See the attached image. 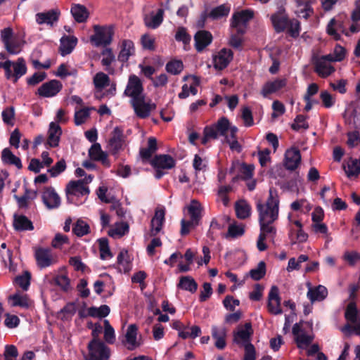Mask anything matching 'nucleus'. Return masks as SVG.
<instances>
[{
  "label": "nucleus",
  "mask_w": 360,
  "mask_h": 360,
  "mask_svg": "<svg viewBox=\"0 0 360 360\" xmlns=\"http://www.w3.org/2000/svg\"><path fill=\"white\" fill-rule=\"evenodd\" d=\"M10 299L13 301V306H19L25 308L29 307V302L26 295L15 294L11 295Z\"/></svg>",
  "instance_id": "obj_62"
},
{
  "label": "nucleus",
  "mask_w": 360,
  "mask_h": 360,
  "mask_svg": "<svg viewBox=\"0 0 360 360\" xmlns=\"http://www.w3.org/2000/svg\"><path fill=\"white\" fill-rule=\"evenodd\" d=\"M18 356V349L15 345H7L5 346L4 360H16ZM1 359L2 358L0 356V360H2Z\"/></svg>",
  "instance_id": "obj_57"
},
{
  "label": "nucleus",
  "mask_w": 360,
  "mask_h": 360,
  "mask_svg": "<svg viewBox=\"0 0 360 360\" xmlns=\"http://www.w3.org/2000/svg\"><path fill=\"white\" fill-rule=\"evenodd\" d=\"M35 259L39 267L43 269L53 265L56 259L49 248H38L35 251Z\"/></svg>",
  "instance_id": "obj_16"
},
{
  "label": "nucleus",
  "mask_w": 360,
  "mask_h": 360,
  "mask_svg": "<svg viewBox=\"0 0 360 360\" xmlns=\"http://www.w3.org/2000/svg\"><path fill=\"white\" fill-rule=\"evenodd\" d=\"M72 232L78 237H82L90 232L89 224L82 219H78L72 226Z\"/></svg>",
  "instance_id": "obj_42"
},
{
  "label": "nucleus",
  "mask_w": 360,
  "mask_h": 360,
  "mask_svg": "<svg viewBox=\"0 0 360 360\" xmlns=\"http://www.w3.org/2000/svg\"><path fill=\"white\" fill-rule=\"evenodd\" d=\"M266 274V264L264 262L261 261L259 262L257 266L252 269L250 271V276L255 281L262 279Z\"/></svg>",
  "instance_id": "obj_45"
},
{
  "label": "nucleus",
  "mask_w": 360,
  "mask_h": 360,
  "mask_svg": "<svg viewBox=\"0 0 360 360\" xmlns=\"http://www.w3.org/2000/svg\"><path fill=\"white\" fill-rule=\"evenodd\" d=\"M309 259V257L306 255H301L298 257L297 259L294 257H292L288 261V264L287 267L288 271H291L292 270H298L300 269V264L302 262H307Z\"/></svg>",
  "instance_id": "obj_48"
},
{
  "label": "nucleus",
  "mask_w": 360,
  "mask_h": 360,
  "mask_svg": "<svg viewBox=\"0 0 360 360\" xmlns=\"http://www.w3.org/2000/svg\"><path fill=\"white\" fill-rule=\"evenodd\" d=\"M238 129L236 126L231 125L229 120L222 117L218 121L204 128V136L202 139V143L205 145L211 139H217L219 136L226 138V136L234 137Z\"/></svg>",
  "instance_id": "obj_2"
},
{
  "label": "nucleus",
  "mask_w": 360,
  "mask_h": 360,
  "mask_svg": "<svg viewBox=\"0 0 360 360\" xmlns=\"http://www.w3.org/2000/svg\"><path fill=\"white\" fill-rule=\"evenodd\" d=\"M62 87L63 85L60 81L53 79L44 83L38 89V94L42 97H52L56 96L62 89Z\"/></svg>",
  "instance_id": "obj_17"
},
{
  "label": "nucleus",
  "mask_w": 360,
  "mask_h": 360,
  "mask_svg": "<svg viewBox=\"0 0 360 360\" xmlns=\"http://www.w3.org/2000/svg\"><path fill=\"white\" fill-rule=\"evenodd\" d=\"M135 55V46L130 39H124L121 42L120 51L117 56V60L122 63H127L129 58Z\"/></svg>",
  "instance_id": "obj_20"
},
{
  "label": "nucleus",
  "mask_w": 360,
  "mask_h": 360,
  "mask_svg": "<svg viewBox=\"0 0 360 360\" xmlns=\"http://www.w3.org/2000/svg\"><path fill=\"white\" fill-rule=\"evenodd\" d=\"M344 170L349 178L352 176H357L360 174L359 160L351 159L347 162V166H344Z\"/></svg>",
  "instance_id": "obj_44"
},
{
  "label": "nucleus",
  "mask_w": 360,
  "mask_h": 360,
  "mask_svg": "<svg viewBox=\"0 0 360 360\" xmlns=\"http://www.w3.org/2000/svg\"><path fill=\"white\" fill-rule=\"evenodd\" d=\"M231 6L224 4L213 8L208 14V17L212 20H218L229 15Z\"/></svg>",
  "instance_id": "obj_38"
},
{
  "label": "nucleus",
  "mask_w": 360,
  "mask_h": 360,
  "mask_svg": "<svg viewBox=\"0 0 360 360\" xmlns=\"http://www.w3.org/2000/svg\"><path fill=\"white\" fill-rule=\"evenodd\" d=\"M178 288L194 293L198 289L195 281L189 276H181L178 284Z\"/></svg>",
  "instance_id": "obj_40"
},
{
  "label": "nucleus",
  "mask_w": 360,
  "mask_h": 360,
  "mask_svg": "<svg viewBox=\"0 0 360 360\" xmlns=\"http://www.w3.org/2000/svg\"><path fill=\"white\" fill-rule=\"evenodd\" d=\"M271 22H292L289 20L285 10L283 6L278 8L276 13L273 14L271 18Z\"/></svg>",
  "instance_id": "obj_52"
},
{
  "label": "nucleus",
  "mask_w": 360,
  "mask_h": 360,
  "mask_svg": "<svg viewBox=\"0 0 360 360\" xmlns=\"http://www.w3.org/2000/svg\"><path fill=\"white\" fill-rule=\"evenodd\" d=\"M235 210L236 216L240 219H245L250 217L251 207L245 200H240L236 203Z\"/></svg>",
  "instance_id": "obj_41"
},
{
  "label": "nucleus",
  "mask_w": 360,
  "mask_h": 360,
  "mask_svg": "<svg viewBox=\"0 0 360 360\" xmlns=\"http://www.w3.org/2000/svg\"><path fill=\"white\" fill-rule=\"evenodd\" d=\"M255 12L252 9H243L233 13L230 22H248L252 20Z\"/></svg>",
  "instance_id": "obj_39"
},
{
  "label": "nucleus",
  "mask_w": 360,
  "mask_h": 360,
  "mask_svg": "<svg viewBox=\"0 0 360 360\" xmlns=\"http://www.w3.org/2000/svg\"><path fill=\"white\" fill-rule=\"evenodd\" d=\"M339 31L344 32L341 24H328L326 32L330 36L333 37L335 40L338 41L340 39L341 36L338 32Z\"/></svg>",
  "instance_id": "obj_58"
},
{
  "label": "nucleus",
  "mask_w": 360,
  "mask_h": 360,
  "mask_svg": "<svg viewBox=\"0 0 360 360\" xmlns=\"http://www.w3.org/2000/svg\"><path fill=\"white\" fill-rule=\"evenodd\" d=\"M89 155L91 159L96 161H101L103 165L108 167L110 166L107 154L101 150V147L99 143H96L91 146L89 150Z\"/></svg>",
  "instance_id": "obj_32"
},
{
  "label": "nucleus",
  "mask_w": 360,
  "mask_h": 360,
  "mask_svg": "<svg viewBox=\"0 0 360 360\" xmlns=\"http://www.w3.org/2000/svg\"><path fill=\"white\" fill-rule=\"evenodd\" d=\"M41 198L44 204L49 210L57 209L61 203L60 198L52 187L44 188Z\"/></svg>",
  "instance_id": "obj_13"
},
{
  "label": "nucleus",
  "mask_w": 360,
  "mask_h": 360,
  "mask_svg": "<svg viewBox=\"0 0 360 360\" xmlns=\"http://www.w3.org/2000/svg\"><path fill=\"white\" fill-rule=\"evenodd\" d=\"M30 193V190L26 189L25 193L21 197H19L16 195H14V198L16 200L18 207L20 208H26L28 206L27 200L29 199H34L37 197V191L33 192V196H30L28 193Z\"/></svg>",
  "instance_id": "obj_56"
},
{
  "label": "nucleus",
  "mask_w": 360,
  "mask_h": 360,
  "mask_svg": "<svg viewBox=\"0 0 360 360\" xmlns=\"http://www.w3.org/2000/svg\"><path fill=\"white\" fill-rule=\"evenodd\" d=\"M89 109L83 108L76 110L75 113V123L76 125H80L85 122L86 120L89 117Z\"/></svg>",
  "instance_id": "obj_60"
},
{
  "label": "nucleus",
  "mask_w": 360,
  "mask_h": 360,
  "mask_svg": "<svg viewBox=\"0 0 360 360\" xmlns=\"http://www.w3.org/2000/svg\"><path fill=\"white\" fill-rule=\"evenodd\" d=\"M98 243L101 259H107L111 258L112 255L109 248L108 239L105 238H100Z\"/></svg>",
  "instance_id": "obj_46"
},
{
  "label": "nucleus",
  "mask_w": 360,
  "mask_h": 360,
  "mask_svg": "<svg viewBox=\"0 0 360 360\" xmlns=\"http://www.w3.org/2000/svg\"><path fill=\"white\" fill-rule=\"evenodd\" d=\"M150 164L156 169H169L175 166V160L169 155H158L155 156Z\"/></svg>",
  "instance_id": "obj_22"
},
{
  "label": "nucleus",
  "mask_w": 360,
  "mask_h": 360,
  "mask_svg": "<svg viewBox=\"0 0 360 360\" xmlns=\"http://www.w3.org/2000/svg\"><path fill=\"white\" fill-rule=\"evenodd\" d=\"M314 64L315 66L314 71L321 77H327L335 71V68L331 64L323 59L314 58Z\"/></svg>",
  "instance_id": "obj_26"
},
{
  "label": "nucleus",
  "mask_w": 360,
  "mask_h": 360,
  "mask_svg": "<svg viewBox=\"0 0 360 360\" xmlns=\"http://www.w3.org/2000/svg\"><path fill=\"white\" fill-rule=\"evenodd\" d=\"M257 210L259 212V224L274 223L276 221L279 211V200L276 193L270 189L266 202H257Z\"/></svg>",
  "instance_id": "obj_1"
},
{
  "label": "nucleus",
  "mask_w": 360,
  "mask_h": 360,
  "mask_svg": "<svg viewBox=\"0 0 360 360\" xmlns=\"http://www.w3.org/2000/svg\"><path fill=\"white\" fill-rule=\"evenodd\" d=\"M66 169V162L65 160L61 159L56 163L54 166L48 169V172L50 173L51 176L56 177Z\"/></svg>",
  "instance_id": "obj_59"
},
{
  "label": "nucleus",
  "mask_w": 360,
  "mask_h": 360,
  "mask_svg": "<svg viewBox=\"0 0 360 360\" xmlns=\"http://www.w3.org/2000/svg\"><path fill=\"white\" fill-rule=\"evenodd\" d=\"M11 68H13V72H11V79L13 83H16L27 72L25 62L22 58H19L15 62H12Z\"/></svg>",
  "instance_id": "obj_34"
},
{
  "label": "nucleus",
  "mask_w": 360,
  "mask_h": 360,
  "mask_svg": "<svg viewBox=\"0 0 360 360\" xmlns=\"http://www.w3.org/2000/svg\"><path fill=\"white\" fill-rule=\"evenodd\" d=\"M101 55L103 56L101 60V63L103 66L110 67L115 60V57L111 48L106 47L101 52Z\"/></svg>",
  "instance_id": "obj_51"
},
{
  "label": "nucleus",
  "mask_w": 360,
  "mask_h": 360,
  "mask_svg": "<svg viewBox=\"0 0 360 360\" xmlns=\"http://www.w3.org/2000/svg\"><path fill=\"white\" fill-rule=\"evenodd\" d=\"M268 310L275 315L282 314L283 311L281 307V297L279 296V290L277 286L273 285L268 296Z\"/></svg>",
  "instance_id": "obj_15"
},
{
  "label": "nucleus",
  "mask_w": 360,
  "mask_h": 360,
  "mask_svg": "<svg viewBox=\"0 0 360 360\" xmlns=\"http://www.w3.org/2000/svg\"><path fill=\"white\" fill-rule=\"evenodd\" d=\"M123 143V131L118 127L114 128L112 136L109 140L108 147L113 153H117L122 148Z\"/></svg>",
  "instance_id": "obj_23"
},
{
  "label": "nucleus",
  "mask_w": 360,
  "mask_h": 360,
  "mask_svg": "<svg viewBox=\"0 0 360 360\" xmlns=\"http://www.w3.org/2000/svg\"><path fill=\"white\" fill-rule=\"evenodd\" d=\"M320 98L323 102V106L326 108L333 106L335 102V98L327 91H322L321 92Z\"/></svg>",
  "instance_id": "obj_63"
},
{
  "label": "nucleus",
  "mask_w": 360,
  "mask_h": 360,
  "mask_svg": "<svg viewBox=\"0 0 360 360\" xmlns=\"http://www.w3.org/2000/svg\"><path fill=\"white\" fill-rule=\"evenodd\" d=\"M195 47L198 52H201L211 44L212 36L211 33L206 30H200L194 36Z\"/></svg>",
  "instance_id": "obj_21"
},
{
  "label": "nucleus",
  "mask_w": 360,
  "mask_h": 360,
  "mask_svg": "<svg viewBox=\"0 0 360 360\" xmlns=\"http://www.w3.org/2000/svg\"><path fill=\"white\" fill-rule=\"evenodd\" d=\"M233 56V51L226 48H224L219 51L217 55L213 58L214 67L219 70L226 68L232 60Z\"/></svg>",
  "instance_id": "obj_19"
},
{
  "label": "nucleus",
  "mask_w": 360,
  "mask_h": 360,
  "mask_svg": "<svg viewBox=\"0 0 360 360\" xmlns=\"http://www.w3.org/2000/svg\"><path fill=\"white\" fill-rule=\"evenodd\" d=\"M174 38L176 41L183 43L184 46V49L186 50L187 49V46H189L191 40V35L188 34V33L186 31V29L184 27H178Z\"/></svg>",
  "instance_id": "obj_43"
},
{
  "label": "nucleus",
  "mask_w": 360,
  "mask_h": 360,
  "mask_svg": "<svg viewBox=\"0 0 360 360\" xmlns=\"http://www.w3.org/2000/svg\"><path fill=\"white\" fill-rule=\"evenodd\" d=\"M61 134V127L55 122H51L48 131V139L46 142L49 147L55 148L58 146Z\"/></svg>",
  "instance_id": "obj_25"
},
{
  "label": "nucleus",
  "mask_w": 360,
  "mask_h": 360,
  "mask_svg": "<svg viewBox=\"0 0 360 360\" xmlns=\"http://www.w3.org/2000/svg\"><path fill=\"white\" fill-rule=\"evenodd\" d=\"M143 88L141 79L134 75H130L124 94L131 97V99H135L143 96Z\"/></svg>",
  "instance_id": "obj_11"
},
{
  "label": "nucleus",
  "mask_w": 360,
  "mask_h": 360,
  "mask_svg": "<svg viewBox=\"0 0 360 360\" xmlns=\"http://www.w3.org/2000/svg\"><path fill=\"white\" fill-rule=\"evenodd\" d=\"M13 227L18 231H32V222L25 215L15 214L13 215Z\"/></svg>",
  "instance_id": "obj_28"
},
{
  "label": "nucleus",
  "mask_w": 360,
  "mask_h": 360,
  "mask_svg": "<svg viewBox=\"0 0 360 360\" xmlns=\"http://www.w3.org/2000/svg\"><path fill=\"white\" fill-rule=\"evenodd\" d=\"M129 231V225L127 223L117 224L115 229L110 230L109 235L112 237H121Z\"/></svg>",
  "instance_id": "obj_61"
},
{
  "label": "nucleus",
  "mask_w": 360,
  "mask_h": 360,
  "mask_svg": "<svg viewBox=\"0 0 360 360\" xmlns=\"http://www.w3.org/2000/svg\"><path fill=\"white\" fill-rule=\"evenodd\" d=\"M31 275L29 271H25L21 276L15 278V283L18 285L23 290H27L30 285Z\"/></svg>",
  "instance_id": "obj_55"
},
{
  "label": "nucleus",
  "mask_w": 360,
  "mask_h": 360,
  "mask_svg": "<svg viewBox=\"0 0 360 360\" xmlns=\"http://www.w3.org/2000/svg\"><path fill=\"white\" fill-rule=\"evenodd\" d=\"M212 336L215 340L214 345L219 349H223L226 347V330L225 328H218L216 326L212 327Z\"/></svg>",
  "instance_id": "obj_33"
},
{
  "label": "nucleus",
  "mask_w": 360,
  "mask_h": 360,
  "mask_svg": "<svg viewBox=\"0 0 360 360\" xmlns=\"http://www.w3.org/2000/svg\"><path fill=\"white\" fill-rule=\"evenodd\" d=\"M158 150L157 140L154 137H149L148 139V147L141 148L139 155L143 161L148 160Z\"/></svg>",
  "instance_id": "obj_37"
},
{
  "label": "nucleus",
  "mask_w": 360,
  "mask_h": 360,
  "mask_svg": "<svg viewBox=\"0 0 360 360\" xmlns=\"http://www.w3.org/2000/svg\"><path fill=\"white\" fill-rule=\"evenodd\" d=\"M70 11L76 22H85L89 16L86 7L79 4H73Z\"/></svg>",
  "instance_id": "obj_30"
},
{
  "label": "nucleus",
  "mask_w": 360,
  "mask_h": 360,
  "mask_svg": "<svg viewBox=\"0 0 360 360\" xmlns=\"http://www.w3.org/2000/svg\"><path fill=\"white\" fill-rule=\"evenodd\" d=\"M138 328L135 324H131L128 326L122 344L128 350L132 351L140 347L141 342L137 340Z\"/></svg>",
  "instance_id": "obj_14"
},
{
  "label": "nucleus",
  "mask_w": 360,
  "mask_h": 360,
  "mask_svg": "<svg viewBox=\"0 0 360 360\" xmlns=\"http://www.w3.org/2000/svg\"><path fill=\"white\" fill-rule=\"evenodd\" d=\"M245 231L243 226H238L232 224L229 226L228 232L225 234L226 238H238L243 235Z\"/></svg>",
  "instance_id": "obj_54"
},
{
  "label": "nucleus",
  "mask_w": 360,
  "mask_h": 360,
  "mask_svg": "<svg viewBox=\"0 0 360 360\" xmlns=\"http://www.w3.org/2000/svg\"><path fill=\"white\" fill-rule=\"evenodd\" d=\"M350 117L353 119L354 127L360 129V99L355 103Z\"/></svg>",
  "instance_id": "obj_64"
},
{
  "label": "nucleus",
  "mask_w": 360,
  "mask_h": 360,
  "mask_svg": "<svg viewBox=\"0 0 360 360\" xmlns=\"http://www.w3.org/2000/svg\"><path fill=\"white\" fill-rule=\"evenodd\" d=\"M307 296L311 303L321 302L327 297L328 290L322 285L314 288L309 286Z\"/></svg>",
  "instance_id": "obj_27"
},
{
  "label": "nucleus",
  "mask_w": 360,
  "mask_h": 360,
  "mask_svg": "<svg viewBox=\"0 0 360 360\" xmlns=\"http://www.w3.org/2000/svg\"><path fill=\"white\" fill-rule=\"evenodd\" d=\"M165 211L164 209H158L155 210V215L151 219L150 234L151 236H155L162 228L165 221Z\"/></svg>",
  "instance_id": "obj_24"
},
{
  "label": "nucleus",
  "mask_w": 360,
  "mask_h": 360,
  "mask_svg": "<svg viewBox=\"0 0 360 360\" xmlns=\"http://www.w3.org/2000/svg\"><path fill=\"white\" fill-rule=\"evenodd\" d=\"M60 41V53L65 56L73 51L77 44V39L74 36H63Z\"/></svg>",
  "instance_id": "obj_29"
},
{
  "label": "nucleus",
  "mask_w": 360,
  "mask_h": 360,
  "mask_svg": "<svg viewBox=\"0 0 360 360\" xmlns=\"http://www.w3.org/2000/svg\"><path fill=\"white\" fill-rule=\"evenodd\" d=\"M345 319L353 323H355L357 321V309L356 307V304L353 302L349 303V304L347 307L345 313Z\"/></svg>",
  "instance_id": "obj_50"
},
{
  "label": "nucleus",
  "mask_w": 360,
  "mask_h": 360,
  "mask_svg": "<svg viewBox=\"0 0 360 360\" xmlns=\"http://www.w3.org/2000/svg\"><path fill=\"white\" fill-rule=\"evenodd\" d=\"M183 68L182 61L178 60L169 61L166 65V70L172 75L179 74L183 70Z\"/></svg>",
  "instance_id": "obj_53"
},
{
  "label": "nucleus",
  "mask_w": 360,
  "mask_h": 360,
  "mask_svg": "<svg viewBox=\"0 0 360 360\" xmlns=\"http://www.w3.org/2000/svg\"><path fill=\"white\" fill-rule=\"evenodd\" d=\"M253 334L251 323H246L243 326H240L236 331H233V342L240 346L250 342V338Z\"/></svg>",
  "instance_id": "obj_12"
},
{
  "label": "nucleus",
  "mask_w": 360,
  "mask_h": 360,
  "mask_svg": "<svg viewBox=\"0 0 360 360\" xmlns=\"http://www.w3.org/2000/svg\"><path fill=\"white\" fill-rule=\"evenodd\" d=\"M247 24H232L231 26V34L228 44L236 49H241L244 41V34L247 31Z\"/></svg>",
  "instance_id": "obj_8"
},
{
  "label": "nucleus",
  "mask_w": 360,
  "mask_h": 360,
  "mask_svg": "<svg viewBox=\"0 0 360 360\" xmlns=\"http://www.w3.org/2000/svg\"><path fill=\"white\" fill-rule=\"evenodd\" d=\"M94 34L91 36V42L96 47L107 46L112 41L115 34L112 25H101L96 24L94 26Z\"/></svg>",
  "instance_id": "obj_3"
},
{
  "label": "nucleus",
  "mask_w": 360,
  "mask_h": 360,
  "mask_svg": "<svg viewBox=\"0 0 360 360\" xmlns=\"http://www.w3.org/2000/svg\"><path fill=\"white\" fill-rule=\"evenodd\" d=\"M68 201L74 202L75 197L87 195L89 193V189L85 185L84 180L71 181L65 188Z\"/></svg>",
  "instance_id": "obj_7"
},
{
  "label": "nucleus",
  "mask_w": 360,
  "mask_h": 360,
  "mask_svg": "<svg viewBox=\"0 0 360 360\" xmlns=\"http://www.w3.org/2000/svg\"><path fill=\"white\" fill-rule=\"evenodd\" d=\"M109 82V77L103 72H98L94 77L95 87L99 90L103 89L105 86L108 85Z\"/></svg>",
  "instance_id": "obj_47"
},
{
  "label": "nucleus",
  "mask_w": 360,
  "mask_h": 360,
  "mask_svg": "<svg viewBox=\"0 0 360 360\" xmlns=\"http://www.w3.org/2000/svg\"><path fill=\"white\" fill-rule=\"evenodd\" d=\"M286 84L285 79H278L273 82H268L264 85L262 94L266 97L269 94H273L285 86Z\"/></svg>",
  "instance_id": "obj_35"
},
{
  "label": "nucleus",
  "mask_w": 360,
  "mask_h": 360,
  "mask_svg": "<svg viewBox=\"0 0 360 360\" xmlns=\"http://www.w3.org/2000/svg\"><path fill=\"white\" fill-rule=\"evenodd\" d=\"M273 223L259 224L260 233L257 241V247L259 251H264L267 249V245L264 240L269 238L274 243L276 235V229L272 225Z\"/></svg>",
  "instance_id": "obj_9"
},
{
  "label": "nucleus",
  "mask_w": 360,
  "mask_h": 360,
  "mask_svg": "<svg viewBox=\"0 0 360 360\" xmlns=\"http://www.w3.org/2000/svg\"><path fill=\"white\" fill-rule=\"evenodd\" d=\"M303 321L294 324L292 333L294 335V340L298 348L305 349L311 345L313 342L314 335L313 334H308L303 328Z\"/></svg>",
  "instance_id": "obj_6"
},
{
  "label": "nucleus",
  "mask_w": 360,
  "mask_h": 360,
  "mask_svg": "<svg viewBox=\"0 0 360 360\" xmlns=\"http://www.w3.org/2000/svg\"><path fill=\"white\" fill-rule=\"evenodd\" d=\"M301 161V155L298 149L291 148L286 150L284 158V166L290 171L295 170Z\"/></svg>",
  "instance_id": "obj_18"
},
{
  "label": "nucleus",
  "mask_w": 360,
  "mask_h": 360,
  "mask_svg": "<svg viewBox=\"0 0 360 360\" xmlns=\"http://www.w3.org/2000/svg\"><path fill=\"white\" fill-rule=\"evenodd\" d=\"M60 11L58 8L36 14L37 22H56L59 20Z\"/></svg>",
  "instance_id": "obj_31"
},
{
  "label": "nucleus",
  "mask_w": 360,
  "mask_h": 360,
  "mask_svg": "<svg viewBox=\"0 0 360 360\" xmlns=\"http://www.w3.org/2000/svg\"><path fill=\"white\" fill-rule=\"evenodd\" d=\"M104 323V340L109 344L114 343L115 340V330L110 326L108 320L105 319Z\"/></svg>",
  "instance_id": "obj_49"
},
{
  "label": "nucleus",
  "mask_w": 360,
  "mask_h": 360,
  "mask_svg": "<svg viewBox=\"0 0 360 360\" xmlns=\"http://www.w3.org/2000/svg\"><path fill=\"white\" fill-rule=\"evenodd\" d=\"M188 212L191 216V221L181 220V234L182 236L189 233L190 227L198 225L201 217V206L200 203L195 200H192L191 205L188 207Z\"/></svg>",
  "instance_id": "obj_5"
},
{
  "label": "nucleus",
  "mask_w": 360,
  "mask_h": 360,
  "mask_svg": "<svg viewBox=\"0 0 360 360\" xmlns=\"http://www.w3.org/2000/svg\"><path fill=\"white\" fill-rule=\"evenodd\" d=\"M130 103L136 115L142 119L148 117L150 115V111L156 108V105L155 103L146 102L145 96L138 98L131 99Z\"/></svg>",
  "instance_id": "obj_10"
},
{
  "label": "nucleus",
  "mask_w": 360,
  "mask_h": 360,
  "mask_svg": "<svg viewBox=\"0 0 360 360\" xmlns=\"http://www.w3.org/2000/svg\"><path fill=\"white\" fill-rule=\"evenodd\" d=\"M89 357L86 360H108L110 349L101 340H91L88 344Z\"/></svg>",
  "instance_id": "obj_4"
},
{
  "label": "nucleus",
  "mask_w": 360,
  "mask_h": 360,
  "mask_svg": "<svg viewBox=\"0 0 360 360\" xmlns=\"http://www.w3.org/2000/svg\"><path fill=\"white\" fill-rule=\"evenodd\" d=\"M1 158L2 162L4 165H13L15 166L19 169L22 167L20 159L18 157L15 156L8 148H4L1 151Z\"/></svg>",
  "instance_id": "obj_36"
}]
</instances>
